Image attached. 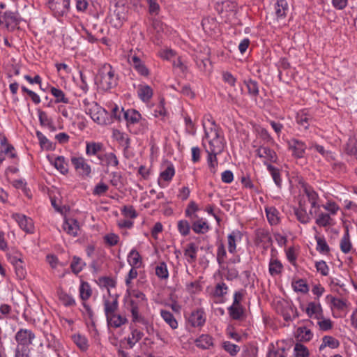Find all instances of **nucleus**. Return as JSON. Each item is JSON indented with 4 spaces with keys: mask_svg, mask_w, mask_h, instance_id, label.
<instances>
[{
    "mask_svg": "<svg viewBox=\"0 0 357 357\" xmlns=\"http://www.w3.org/2000/svg\"><path fill=\"white\" fill-rule=\"evenodd\" d=\"M205 138L208 142V146H205L206 153L220 154L224 151L225 146V138L221 135L220 128L214 121L211 122L210 128H205Z\"/></svg>",
    "mask_w": 357,
    "mask_h": 357,
    "instance_id": "obj_1",
    "label": "nucleus"
},
{
    "mask_svg": "<svg viewBox=\"0 0 357 357\" xmlns=\"http://www.w3.org/2000/svg\"><path fill=\"white\" fill-rule=\"evenodd\" d=\"M96 82L103 91H109L117 85V76L110 64L105 63L100 68L96 77Z\"/></svg>",
    "mask_w": 357,
    "mask_h": 357,
    "instance_id": "obj_2",
    "label": "nucleus"
},
{
    "mask_svg": "<svg viewBox=\"0 0 357 357\" xmlns=\"http://www.w3.org/2000/svg\"><path fill=\"white\" fill-rule=\"evenodd\" d=\"M82 102L86 114L90 115L95 122L101 125L109 123L107 119L108 112L97 102L87 99H84Z\"/></svg>",
    "mask_w": 357,
    "mask_h": 357,
    "instance_id": "obj_3",
    "label": "nucleus"
},
{
    "mask_svg": "<svg viewBox=\"0 0 357 357\" xmlns=\"http://www.w3.org/2000/svg\"><path fill=\"white\" fill-rule=\"evenodd\" d=\"M22 17L17 11H0V26L8 31H13L19 29Z\"/></svg>",
    "mask_w": 357,
    "mask_h": 357,
    "instance_id": "obj_4",
    "label": "nucleus"
},
{
    "mask_svg": "<svg viewBox=\"0 0 357 357\" xmlns=\"http://www.w3.org/2000/svg\"><path fill=\"white\" fill-rule=\"evenodd\" d=\"M123 118L127 122V126L130 130L131 127L137 123H139L141 128L136 134L144 133L148 130V122L142 117L141 114L134 109H127L123 112Z\"/></svg>",
    "mask_w": 357,
    "mask_h": 357,
    "instance_id": "obj_5",
    "label": "nucleus"
},
{
    "mask_svg": "<svg viewBox=\"0 0 357 357\" xmlns=\"http://www.w3.org/2000/svg\"><path fill=\"white\" fill-rule=\"evenodd\" d=\"M35 339V333L27 328H20L15 335V340L17 344L16 347L29 348V345L33 344Z\"/></svg>",
    "mask_w": 357,
    "mask_h": 357,
    "instance_id": "obj_6",
    "label": "nucleus"
},
{
    "mask_svg": "<svg viewBox=\"0 0 357 357\" xmlns=\"http://www.w3.org/2000/svg\"><path fill=\"white\" fill-rule=\"evenodd\" d=\"M75 171L82 178L89 177L91 173V167L83 157L73 156L70 159Z\"/></svg>",
    "mask_w": 357,
    "mask_h": 357,
    "instance_id": "obj_7",
    "label": "nucleus"
},
{
    "mask_svg": "<svg viewBox=\"0 0 357 357\" xmlns=\"http://www.w3.org/2000/svg\"><path fill=\"white\" fill-rule=\"evenodd\" d=\"M294 212L297 220L302 224L310 222L311 220L310 215L313 214L312 209L310 210L309 213L307 212L306 200L303 197L299 199L298 206L294 208Z\"/></svg>",
    "mask_w": 357,
    "mask_h": 357,
    "instance_id": "obj_8",
    "label": "nucleus"
},
{
    "mask_svg": "<svg viewBox=\"0 0 357 357\" xmlns=\"http://www.w3.org/2000/svg\"><path fill=\"white\" fill-rule=\"evenodd\" d=\"M128 62L141 76L146 77L149 75V70L146 66L145 63L141 60V59L136 54H132L131 53L128 56Z\"/></svg>",
    "mask_w": 357,
    "mask_h": 357,
    "instance_id": "obj_9",
    "label": "nucleus"
},
{
    "mask_svg": "<svg viewBox=\"0 0 357 357\" xmlns=\"http://www.w3.org/2000/svg\"><path fill=\"white\" fill-rule=\"evenodd\" d=\"M302 188L307 201L311 205V209H319L321 206L318 202L319 197L317 192L311 186L305 183L302 185Z\"/></svg>",
    "mask_w": 357,
    "mask_h": 357,
    "instance_id": "obj_10",
    "label": "nucleus"
},
{
    "mask_svg": "<svg viewBox=\"0 0 357 357\" xmlns=\"http://www.w3.org/2000/svg\"><path fill=\"white\" fill-rule=\"evenodd\" d=\"M12 218L17 222L20 227L27 233L33 230L32 220L21 213H13Z\"/></svg>",
    "mask_w": 357,
    "mask_h": 357,
    "instance_id": "obj_11",
    "label": "nucleus"
},
{
    "mask_svg": "<svg viewBox=\"0 0 357 357\" xmlns=\"http://www.w3.org/2000/svg\"><path fill=\"white\" fill-rule=\"evenodd\" d=\"M98 159L100 165L107 168L109 167H117L119 164L116 155L112 152L103 153L102 155H98Z\"/></svg>",
    "mask_w": 357,
    "mask_h": 357,
    "instance_id": "obj_12",
    "label": "nucleus"
},
{
    "mask_svg": "<svg viewBox=\"0 0 357 357\" xmlns=\"http://www.w3.org/2000/svg\"><path fill=\"white\" fill-rule=\"evenodd\" d=\"M188 322L192 327L202 326L206 322V317L203 310L193 311L188 318Z\"/></svg>",
    "mask_w": 357,
    "mask_h": 357,
    "instance_id": "obj_13",
    "label": "nucleus"
},
{
    "mask_svg": "<svg viewBox=\"0 0 357 357\" xmlns=\"http://www.w3.org/2000/svg\"><path fill=\"white\" fill-rule=\"evenodd\" d=\"M257 155L264 158L270 162H277L278 155L276 153L268 146H260L256 150Z\"/></svg>",
    "mask_w": 357,
    "mask_h": 357,
    "instance_id": "obj_14",
    "label": "nucleus"
},
{
    "mask_svg": "<svg viewBox=\"0 0 357 357\" xmlns=\"http://www.w3.org/2000/svg\"><path fill=\"white\" fill-rule=\"evenodd\" d=\"M305 312L310 318H314L318 320L323 318V310L319 303L310 302L307 304Z\"/></svg>",
    "mask_w": 357,
    "mask_h": 357,
    "instance_id": "obj_15",
    "label": "nucleus"
},
{
    "mask_svg": "<svg viewBox=\"0 0 357 357\" xmlns=\"http://www.w3.org/2000/svg\"><path fill=\"white\" fill-rule=\"evenodd\" d=\"M289 147L292 150L293 155L295 157L298 158L303 157L306 149V146L303 142L297 139H292L289 142Z\"/></svg>",
    "mask_w": 357,
    "mask_h": 357,
    "instance_id": "obj_16",
    "label": "nucleus"
},
{
    "mask_svg": "<svg viewBox=\"0 0 357 357\" xmlns=\"http://www.w3.org/2000/svg\"><path fill=\"white\" fill-rule=\"evenodd\" d=\"M137 92L139 98L144 102H149L153 94L152 88L147 84H139Z\"/></svg>",
    "mask_w": 357,
    "mask_h": 357,
    "instance_id": "obj_17",
    "label": "nucleus"
},
{
    "mask_svg": "<svg viewBox=\"0 0 357 357\" xmlns=\"http://www.w3.org/2000/svg\"><path fill=\"white\" fill-rule=\"evenodd\" d=\"M63 229L67 234L76 236L79 230V224L77 220L74 218L66 219L63 224Z\"/></svg>",
    "mask_w": 357,
    "mask_h": 357,
    "instance_id": "obj_18",
    "label": "nucleus"
},
{
    "mask_svg": "<svg viewBox=\"0 0 357 357\" xmlns=\"http://www.w3.org/2000/svg\"><path fill=\"white\" fill-rule=\"evenodd\" d=\"M195 345L202 349H209L213 347V337L207 334H202L195 340Z\"/></svg>",
    "mask_w": 357,
    "mask_h": 357,
    "instance_id": "obj_19",
    "label": "nucleus"
},
{
    "mask_svg": "<svg viewBox=\"0 0 357 357\" xmlns=\"http://www.w3.org/2000/svg\"><path fill=\"white\" fill-rule=\"evenodd\" d=\"M264 164L266 166L267 170L271 175L275 184L278 188H281L282 180L281 178L280 170L278 168H276L272 165L268 163L266 161H264Z\"/></svg>",
    "mask_w": 357,
    "mask_h": 357,
    "instance_id": "obj_20",
    "label": "nucleus"
},
{
    "mask_svg": "<svg viewBox=\"0 0 357 357\" xmlns=\"http://www.w3.org/2000/svg\"><path fill=\"white\" fill-rule=\"evenodd\" d=\"M103 145L99 142H86V154L89 156L96 155L98 158V155H102Z\"/></svg>",
    "mask_w": 357,
    "mask_h": 357,
    "instance_id": "obj_21",
    "label": "nucleus"
},
{
    "mask_svg": "<svg viewBox=\"0 0 357 357\" xmlns=\"http://www.w3.org/2000/svg\"><path fill=\"white\" fill-rule=\"evenodd\" d=\"M197 246L194 243H190L186 245L184 250V256L189 264H192L197 260Z\"/></svg>",
    "mask_w": 357,
    "mask_h": 357,
    "instance_id": "obj_22",
    "label": "nucleus"
},
{
    "mask_svg": "<svg viewBox=\"0 0 357 357\" xmlns=\"http://www.w3.org/2000/svg\"><path fill=\"white\" fill-rule=\"evenodd\" d=\"M106 319L108 325L114 328L121 327L127 322V319L126 317L116 313L107 317Z\"/></svg>",
    "mask_w": 357,
    "mask_h": 357,
    "instance_id": "obj_23",
    "label": "nucleus"
},
{
    "mask_svg": "<svg viewBox=\"0 0 357 357\" xmlns=\"http://www.w3.org/2000/svg\"><path fill=\"white\" fill-rule=\"evenodd\" d=\"M119 307V303H118V298L117 296H116L114 298H113L112 301H110L109 300H105L104 301V310L106 317L111 316V314H113L116 313V311L117 310Z\"/></svg>",
    "mask_w": 357,
    "mask_h": 357,
    "instance_id": "obj_24",
    "label": "nucleus"
},
{
    "mask_svg": "<svg viewBox=\"0 0 357 357\" xmlns=\"http://www.w3.org/2000/svg\"><path fill=\"white\" fill-rule=\"evenodd\" d=\"M288 9V3L286 0H277L275 4V10L278 19L285 17Z\"/></svg>",
    "mask_w": 357,
    "mask_h": 357,
    "instance_id": "obj_25",
    "label": "nucleus"
},
{
    "mask_svg": "<svg viewBox=\"0 0 357 357\" xmlns=\"http://www.w3.org/2000/svg\"><path fill=\"white\" fill-rule=\"evenodd\" d=\"M192 229L196 234H205L209 230V226L206 221L200 218L193 222Z\"/></svg>",
    "mask_w": 357,
    "mask_h": 357,
    "instance_id": "obj_26",
    "label": "nucleus"
},
{
    "mask_svg": "<svg viewBox=\"0 0 357 357\" xmlns=\"http://www.w3.org/2000/svg\"><path fill=\"white\" fill-rule=\"evenodd\" d=\"M160 315H161L162 318L163 319V320L172 329H176L178 328V322L172 313H171L170 312L165 310H161Z\"/></svg>",
    "mask_w": 357,
    "mask_h": 357,
    "instance_id": "obj_27",
    "label": "nucleus"
},
{
    "mask_svg": "<svg viewBox=\"0 0 357 357\" xmlns=\"http://www.w3.org/2000/svg\"><path fill=\"white\" fill-rule=\"evenodd\" d=\"M267 219L271 225H277L280 222L279 211L274 207L266 208Z\"/></svg>",
    "mask_w": 357,
    "mask_h": 357,
    "instance_id": "obj_28",
    "label": "nucleus"
},
{
    "mask_svg": "<svg viewBox=\"0 0 357 357\" xmlns=\"http://www.w3.org/2000/svg\"><path fill=\"white\" fill-rule=\"evenodd\" d=\"M241 234L239 231H233L228 235V250L230 253H234L236 248L237 238H241Z\"/></svg>",
    "mask_w": 357,
    "mask_h": 357,
    "instance_id": "obj_29",
    "label": "nucleus"
},
{
    "mask_svg": "<svg viewBox=\"0 0 357 357\" xmlns=\"http://www.w3.org/2000/svg\"><path fill=\"white\" fill-rule=\"evenodd\" d=\"M282 263L278 259H271L268 271L272 276L279 275L282 272Z\"/></svg>",
    "mask_w": 357,
    "mask_h": 357,
    "instance_id": "obj_30",
    "label": "nucleus"
},
{
    "mask_svg": "<svg viewBox=\"0 0 357 357\" xmlns=\"http://www.w3.org/2000/svg\"><path fill=\"white\" fill-rule=\"evenodd\" d=\"M229 316L234 320H240L244 314V308L242 305H231L228 307Z\"/></svg>",
    "mask_w": 357,
    "mask_h": 357,
    "instance_id": "obj_31",
    "label": "nucleus"
},
{
    "mask_svg": "<svg viewBox=\"0 0 357 357\" xmlns=\"http://www.w3.org/2000/svg\"><path fill=\"white\" fill-rule=\"evenodd\" d=\"M340 345L339 341L332 336L326 335L322 338V343L319 347V350L328 347L331 349L337 348Z\"/></svg>",
    "mask_w": 357,
    "mask_h": 357,
    "instance_id": "obj_32",
    "label": "nucleus"
},
{
    "mask_svg": "<svg viewBox=\"0 0 357 357\" xmlns=\"http://www.w3.org/2000/svg\"><path fill=\"white\" fill-rule=\"evenodd\" d=\"M312 120V116L303 111L298 113L296 116L297 123L303 126L305 129H307L309 127Z\"/></svg>",
    "mask_w": 357,
    "mask_h": 357,
    "instance_id": "obj_33",
    "label": "nucleus"
},
{
    "mask_svg": "<svg viewBox=\"0 0 357 357\" xmlns=\"http://www.w3.org/2000/svg\"><path fill=\"white\" fill-rule=\"evenodd\" d=\"M266 357H286L284 347H275L273 343L270 344Z\"/></svg>",
    "mask_w": 357,
    "mask_h": 357,
    "instance_id": "obj_34",
    "label": "nucleus"
},
{
    "mask_svg": "<svg viewBox=\"0 0 357 357\" xmlns=\"http://www.w3.org/2000/svg\"><path fill=\"white\" fill-rule=\"evenodd\" d=\"M144 333L137 329H132L131 332V337L127 339V343L129 347L132 349L135 344L138 342L143 337Z\"/></svg>",
    "mask_w": 357,
    "mask_h": 357,
    "instance_id": "obj_35",
    "label": "nucleus"
},
{
    "mask_svg": "<svg viewBox=\"0 0 357 357\" xmlns=\"http://www.w3.org/2000/svg\"><path fill=\"white\" fill-rule=\"evenodd\" d=\"M50 92L52 95L56 98L55 102H63V103H68L69 100L66 97L63 91L59 89L52 87L50 89Z\"/></svg>",
    "mask_w": 357,
    "mask_h": 357,
    "instance_id": "obj_36",
    "label": "nucleus"
},
{
    "mask_svg": "<svg viewBox=\"0 0 357 357\" xmlns=\"http://www.w3.org/2000/svg\"><path fill=\"white\" fill-rule=\"evenodd\" d=\"M54 165L62 174H66L68 172V163L63 156H58L54 160Z\"/></svg>",
    "mask_w": 357,
    "mask_h": 357,
    "instance_id": "obj_37",
    "label": "nucleus"
},
{
    "mask_svg": "<svg viewBox=\"0 0 357 357\" xmlns=\"http://www.w3.org/2000/svg\"><path fill=\"white\" fill-rule=\"evenodd\" d=\"M256 242L260 243H269L271 241V237L268 231L264 229H259L256 231Z\"/></svg>",
    "mask_w": 357,
    "mask_h": 357,
    "instance_id": "obj_38",
    "label": "nucleus"
},
{
    "mask_svg": "<svg viewBox=\"0 0 357 357\" xmlns=\"http://www.w3.org/2000/svg\"><path fill=\"white\" fill-rule=\"evenodd\" d=\"M244 84L247 86L248 93L253 96L257 97L259 95V86L257 82L249 79L244 80Z\"/></svg>",
    "mask_w": 357,
    "mask_h": 357,
    "instance_id": "obj_39",
    "label": "nucleus"
},
{
    "mask_svg": "<svg viewBox=\"0 0 357 357\" xmlns=\"http://www.w3.org/2000/svg\"><path fill=\"white\" fill-rule=\"evenodd\" d=\"M128 261L132 267H137L141 264V257L139 253L135 249H132L128 257Z\"/></svg>",
    "mask_w": 357,
    "mask_h": 357,
    "instance_id": "obj_40",
    "label": "nucleus"
},
{
    "mask_svg": "<svg viewBox=\"0 0 357 357\" xmlns=\"http://www.w3.org/2000/svg\"><path fill=\"white\" fill-rule=\"evenodd\" d=\"M72 338L73 342L81 350L86 351L88 349V341L84 336L80 334H75L73 335Z\"/></svg>",
    "mask_w": 357,
    "mask_h": 357,
    "instance_id": "obj_41",
    "label": "nucleus"
},
{
    "mask_svg": "<svg viewBox=\"0 0 357 357\" xmlns=\"http://www.w3.org/2000/svg\"><path fill=\"white\" fill-rule=\"evenodd\" d=\"M155 275L160 279H167L169 272L167 264L161 261L155 266Z\"/></svg>",
    "mask_w": 357,
    "mask_h": 357,
    "instance_id": "obj_42",
    "label": "nucleus"
},
{
    "mask_svg": "<svg viewBox=\"0 0 357 357\" xmlns=\"http://www.w3.org/2000/svg\"><path fill=\"white\" fill-rule=\"evenodd\" d=\"M80 298L83 301L88 300L92 294L89 284L86 282H82L79 287Z\"/></svg>",
    "mask_w": 357,
    "mask_h": 357,
    "instance_id": "obj_43",
    "label": "nucleus"
},
{
    "mask_svg": "<svg viewBox=\"0 0 357 357\" xmlns=\"http://www.w3.org/2000/svg\"><path fill=\"white\" fill-rule=\"evenodd\" d=\"M340 249L345 254L349 253L351 249L348 231H346L340 241Z\"/></svg>",
    "mask_w": 357,
    "mask_h": 357,
    "instance_id": "obj_44",
    "label": "nucleus"
},
{
    "mask_svg": "<svg viewBox=\"0 0 357 357\" xmlns=\"http://www.w3.org/2000/svg\"><path fill=\"white\" fill-rule=\"evenodd\" d=\"M327 298L330 301L332 306L339 310H343L347 307L346 301L344 299L332 296H328Z\"/></svg>",
    "mask_w": 357,
    "mask_h": 357,
    "instance_id": "obj_45",
    "label": "nucleus"
},
{
    "mask_svg": "<svg viewBox=\"0 0 357 357\" xmlns=\"http://www.w3.org/2000/svg\"><path fill=\"white\" fill-rule=\"evenodd\" d=\"M175 174L174 167L172 165H169L167 168L160 172V178L165 181H170Z\"/></svg>",
    "mask_w": 357,
    "mask_h": 357,
    "instance_id": "obj_46",
    "label": "nucleus"
},
{
    "mask_svg": "<svg viewBox=\"0 0 357 357\" xmlns=\"http://www.w3.org/2000/svg\"><path fill=\"white\" fill-rule=\"evenodd\" d=\"M130 311L132 314V321L138 322L142 324L146 325L148 324V321L142 317L139 313V305L138 306H132V308L130 309Z\"/></svg>",
    "mask_w": 357,
    "mask_h": 357,
    "instance_id": "obj_47",
    "label": "nucleus"
},
{
    "mask_svg": "<svg viewBox=\"0 0 357 357\" xmlns=\"http://www.w3.org/2000/svg\"><path fill=\"white\" fill-rule=\"evenodd\" d=\"M331 218L329 214L321 213L316 219V224L319 227H327L331 225Z\"/></svg>",
    "mask_w": 357,
    "mask_h": 357,
    "instance_id": "obj_48",
    "label": "nucleus"
},
{
    "mask_svg": "<svg viewBox=\"0 0 357 357\" xmlns=\"http://www.w3.org/2000/svg\"><path fill=\"white\" fill-rule=\"evenodd\" d=\"M114 135L116 136V140L124 146L125 149H128L130 147V139L127 134L116 130L114 132Z\"/></svg>",
    "mask_w": 357,
    "mask_h": 357,
    "instance_id": "obj_49",
    "label": "nucleus"
},
{
    "mask_svg": "<svg viewBox=\"0 0 357 357\" xmlns=\"http://www.w3.org/2000/svg\"><path fill=\"white\" fill-rule=\"evenodd\" d=\"M60 301L66 307L73 306L75 305V299L69 294L64 291L59 293Z\"/></svg>",
    "mask_w": 357,
    "mask_h": 357,
    "instance_id": "obj_50",
    "label": "nucleus"
},
{
    "mask_svg": "<svg viewBox=\"0 0 357 357\" xmlns=\"http://www.w3.org/2000/svg\"><path fill=\"white\" fill-rule=\"evenodd\" d=\"M208 157H207V162L208 165V167H210L211 172L213 173H215L216 172V167L218 166V162L217 155L218 154L213 153H207Z\"/></svg>",
    "mask_w": 357,
    "mask_h": 357,
    "instance_id": "obj_51",
    "label": "nucleus"
},
{
    "mask_svg": "<svg viewBox=\"0 0 357 357\" xmlns=\"http://www.w3.org/2000/svg\"><path fill=\"white\" fill-rule=\"evenodd\" d=\"M84 264L79 257L75 256L70 265L72 271L75 274H78L82 271Z\"/></svg>",
    "mask_w": 357,
    "mask_h": 357,
    "instance_id": "obj_52",
    "label": "nucleus"
},
{
    "mask_svg": "<svg viewBox=\"0 0 357 357\" xmlns=\"http://www.w3.org/2000/svg\"><path fill=\"white\" fill-rule=\"evenodd\" d=\"M316 240L317 243V251H319L321 253H328L330 251V248L324 238L316 237Z\"/></svg>",
    "mask_w": 357,
    "mask_h": 357,
    "instance_id": "obj_53",
    "label": "nucleus"
},
{
    "mask_svg": "<svg viewBox=\"0 0 357 357\" xmlns=\"http://www.w3.org/2000/svg\"><path fill=\"white\" fill-rule=\"evenodd\" d=\"M292 287L296 291L301 293H307L308 291V287L304 280H298L292 283Z\"/></svg>",
    "mask_w": 357,
    "mask_h": 357,
    "instance_id": "obj_54",
    "label": "nucleus"
},
{
    "mask_svg": "<svg viewBox=\"0 0 357 357\" xmlns=\"http://www.w3.org/2000/svg\"><path fill=\"white\" fill-rule=\"evenodd\" d=\"M36 136L39 140L40 145L43 149H45L47 150L52 149V143L41 132L36 131Z\"/></svg>",
    "mask_w": 357,
    "mask_h": 357,
    "instance_id": "obj_55",
    "label": "nucleus"
},
{
    "mask_svg": "<svg viewBox=\"0 0 357 357\" xmlns=\"http://www.w3.org/2000/svg\"><path fill=\"white\" fill-rule=\"evenodd\" d=\"M178 230L180 234L185 236L190 233V226L187 220H180L178 222Z\"/></svg>",
    "mask_w": 357,
    "mask_h": 357,
    "instance_id": "obj_56",
    "label": "nucleus"
},
{
    "mask_svg": "<svg viewBox=\"0 0 357 357\" xmlns=\"http://www.w3.org/2000/svg\"><path fill=\"white\" fill-rule=\"evenodd\" d=\"M223 348L227 351L231 356H235L240 351V347L229 341L223 343Z\"/></svg>",
    "mask_w": 357,
    "mask_h": 357,
    "instance_id": "obj_57",
    "label": "nucleus"
},
{
    "mask_svg": "<svg viewBox=\"0 0 357 357\" xmlns=\"http://www.w3.org/2000/svg\"><path fill=\"white\" fill-rule=\"evenodd\" d=\"M38 112L39 121L42 126H46L49 127L52 126V120L50 118H49L46 112L40 109H38Z\"/></svg>",
    "mask_w": 357,
    "mask_h": 357,
    "instance_id": "obj_58",
    "label": "nucleus"
},
{
    "mask_svg": "<svg viewBox=\"0 0 357 357\" xmlns=\"http://www.w3.org/2000/svg\"><path fill=\"white\" fill-rule=\"evenodd\" d=\"M227 252L224 244L220 242L218 245L217 261L220 265L224 263Z\"/></svg>",
    "mask_w": 357,
    "mask_h": 357,
    "instance_id": "obj_59",
    "label": "nucleus"
},
{
    "mask_svg": "<svg viewBox=\"0 0 357 357\" xmlns=\"http://www.w3.org/2000/svg\"><path fill=\"white\" fill-rule=\"evenodd\" d=\"M294 351L297 357H310V354L307 347L301 344H296Z\"/></svg>",
    "mask_w": 357,
    "mask_h": 357,
    "instance_id": "obj_60",
    "label": "nucleus"
},
{
    "mask_svg": "<svg viewBox=\"0 0 357 357\" xmlns=\"http://www.w3.org/2000/svg\"><path fill=\"white\" fill-rule=\"evenodd\" d=\"M227 286L224 282L218 283L215 287L214 296L216 297H222L227 292Z\"/></svg>",
    "mask_w": 357,
    "mask_h": 357,
    "instance_id": "obj_61",
    "label": "nucleus"
},
{
    "mask_svg": "<svg viewBox=\"0 0 357 357\" xmlns=\"http://www.w3.org/2000/svg\"><path fill=\"white\" fill-rule=\"evenodd\" d=\"M121 213L126 218H130L132 219H134L137 216V213L132 206H125L122 208Z\"/></svg>",
    "mask_w": 357,
    "mask_h": 357,
    "instance_id": "obj_62",
    "label": "nucleus"
},
{
    "mask_svg": "<svg viewBox=\"0 0 357 357\" xmlns=\"http://www.w3.org/2000/svg\"><path fill=\"white\" fill-rule=\"evenodd\" d=\"M315 267L318 272L322 275L326 276L328 275L329 268L326 261L321 260L315 263Z\"/></svg>",
    "mask_w": 357,
    "mask_h": 357,
    "instance_id": "obj_63",
    "label": "nucleus"
},
{
    "mask_svg": "<svg viewBox=\"0 0 357 357\" xmlns=\"http://www.w3.org/2000/svg\"><path fill=\"white\" fill-rule=\"evenodd\" d=\"M14 357H31L29 348L15 347Z\"/></svg>",
    "mask_w": 357,
    "mask_h": 357,
    "instance_id": "obj_64",
    "label": "nucleus"
}]
</instances>
